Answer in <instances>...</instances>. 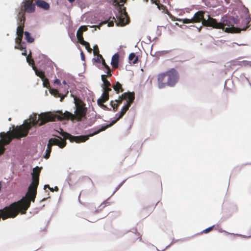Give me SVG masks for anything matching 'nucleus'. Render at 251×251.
<instances>
[{"instance_id":"1","label":"nucleus","mask_w":251,"mask_h":251,"mask_svg":"<svg viewBox=\"0 0 251 251\" xmlns=\"http://www.w3.org/2000/svg\"><path fill=\"white\" fill-rule=\"evenodd\" d=\"M41 168L36 167L33 169L32 182L29 185L25 197L21 200L10 204L8 206L0 209V219L6 220L16 217L20 212L25 214L30 205L31 201H34L37 194V187L39 182V176Z\"/></svg>"},{"instance_id":"2","label":"nucleus","mask_w":251,"mask_h":251,"mask_svg":"<svg viewBox=\"0 0 251 251\" xmlns=\"http://www.w3.org/2000/svg\"><path fill=\"white\" fill-rule=\"evenodd\" d=\"M241 11L243 13L242 17L243 19V22L245 24V26L242 28H238L234 26L237 25L239 22L237 18L231 17L226 19L223 20L222 22L218 23L215 19H211L208 22L205 21V25H211V27L217 29H224L225 26L227 27L226 28L225 31L231 33H239L241 30H245L249 26V24L251 21V16L248 8L243 6Z\"/></svg>"},{"instance_id":"3","label":"nucleus","mask_w":251,"mask_h":251,"mask_svg":"<svg viewBox=\"0 0 251 251\" xmlns=\"http://www.w3.org/2000/svg\"><path fill=\"white\" fill-rule=\"evenodd\" d=\"M74 102L75 106V114L66 111L64 114L61 113V115H57V120L61 121L64 119L71 120L72 121L76 120L80 121L83 118L86 117L87 109L85 107V103L80 99L73 96Z\"/></svg>"},{"instance_id":"4","label":"nucleus","mask_w":251,"mask_h":251,"mask_svg":"<svg viewBox=\"0 0 251 251\" xmlns=\"http://www.w3.org/2000/svg\"><path fill=\"white\" fill-rule=\"evenodd\" d=\"M30 129L29 124H27L25 126H17L12 131L8 132L6 134L1 133L0 144L5 146L8 144L13 138L20 139L26 136Z\"/></svg>"},{"instance_id":"5","label":"nucleus","mask_w":251,"mask_h":251,"mask_svg":"<svg viewBox=\"0 0 251 251\" xmlns=\"http://www.w3.org/2000/svg\"><path fill=\"white\" fill-rule=\"evenodd\" d=\"M122 99H124V100L126 101V103L122 107L120 113L116 114V116H117L116 119L115 120L112 121V122L110 124L102 126V127L94 131L93 133V134H97L101 131L105 130L108 127H109L114 124H115L118 121H119L121 118H122L123 117V116L126 114V111L128 110L131 104L133 103L135 99L134 93H124L122 94Z\"/></svg>"},{"instance_id":"6","label":"nucleus","mask_w":251,"mask_h":251,"mask_svg":"<svg viewBox=\"0 0 251 251\" xmlns=\"http://www.w3.org/2000/svg\"><path fill=\"white\" fill-rule=\"evenodd\" d=\"M37 118V114H34L30 116L29 122H25L22 126L29 124L30 128L32 126L37 125L41 126L49 122L55 121L57 120V115L52 114L51 112L43 113L39 115L38 119Z\"/></svg>"},{"instance_id":"7","label":"nucleus","mask_w":251,"mask_h":251,"mask_svg":"<svg viewBox=\"0 0 251 251\" xmlns=\"http://www.w3.org/2000/svg\"><path fill=\"white\" fill-rule=\"evenodd\" d=\"M205 12L203 11H199L194 14L193 17L191 19H177V21L179 22H182V23L184 24L200 23V22H201L203 26L211 27V25H205V21L208 22L209 20L213 18L211 17L209 15H207V19H205Z\"/></svg>"},{"instance_id":"8","label":"nucleus","mask_w":251,"mask_h":251,"mask_svg":"<svg viewBox=\"0 0 251 251\" xmlns=\"http://www.w3.org/2000/svg\"><path fill=\"white\" fill-rule=\"evenodd\" d=\"M60 131H58V132L63 137V139H62V140H65V141H66V139H69L71 142H75L77 143L84 142L88 140L89 137L95 135L93 134L92 133L88 135H80L75 136L64 131L61 128H60Z\"/></svg>"},{"instance_id":"9","label":"nucleus","mask_w":251,"mask_h":251,"mask_svg":"<svg viewBox=\"0 0 251 251\" xmlns=\"http://www.w3.org/2000/svg\"><path fill=\"white\" fill-rule=\"evenodd\" d=\"M35 9V5L33 3V0H24L18 15V18L25 19V12L32 13Z\"/></svg>"},{"instance_id":"10","label":"nucleus","mask_w":251,"mask_h":251,"mask_svg":"<svg viewBox=\"0 0 251 251\" xmlns=\"http://www.w3.org/2000/svg\"><path fill=\"white\" fill-rule=\"evenodd\" d=\"M167 75V79L169 81V86L174 87L178 82L179 75L177 71L172 68L166 72Z\"/></svg>"},{"instance_id":"11","label":"nucleus","mask_w":251,"mask_h":251,"mask_svg":"<svg viewBox=\"0 0 251 251\" xmlns=\"http://www.w3.org/2000/svg\"><path fill=\"white\" fill-rule=\"evenodd\" d=\"M167 77L166 72L158 74L157 76V83L158 86L160 89L169 86V81Z\"/></svg>"},{"instance_id":"12","label":"nucleus","mask_w":251,"mask_h":251,"mask_svg":"<svg viewBox=\"0 0 251 251\" xmlns=\"http://www.w3.org/2000/svg\"><path fill=\"white\" fill-rule=\"evenodd\" d=\"M127 240L128 243L132 245L137 241H141L142 240L141 235L139 232H129L127 235Z\"/></svg>"},{"instance_id":"13","label":"nucleus","mask_w":251,"mask_h":251,"mask_svg":"<svg viewBox=\"0 0 251 251\" xmlns=\"http://www.w3.org/2000/svg\"><path fill=\"white\" fill-rule=\"evenodd\" d=\"M117 20H116L114 17L113 19L115 20L117 26H124L129 23V18L126 14H120V16L119 17H117Z\"/></svg>"},{"instance_id":"14","label":"nucleus","mask_w":251,"mask_h":251,"mask_svg":"<svg viewBox=\"0 0 251 251\" xmlns=\"http://www.w3.org/2000/svg\"><path fill=\"white\" fill-rule=\"evenodd\" d=\"M59 139L56 138H50L49 140L48 144H50V145L52 147L53 145H56L59 147L60 148H63L65 147L66 145V141L65 140H62V139L58 137Z\"/></svg>"},{"instance_id":"15","label":"nucleus","mask_w":251,"mask_h":251,"mask_svg":"<svg viewBox=\"0 0 251 251\" xmlns=\"http://www.w3.org/2000/svg\"><path fill=\"white\" fill-rule=\"evenodd\" d=\"M96 206V204L94 203H89L87 205V208L89 210V211L92 213H98L106 206V204L105 203L103 202L101 204L99 205L98 208H97Z\"/></svg>"},{"instance_id":"16","label":"nucleus","mask_w":251,"mask_h":251,"mask_svg":"<svg viewBox=\"0 0 251 251\" xmlns=\"http://www.w3.org/2000/svg\"><path fill=\"white\" fill-rule=\"evenodd\" d=\"M103 92L101 96V98L98 100L97 102L98 104H100V103L105 102L107 101L109 99V92L111 91V88H103Z\"/></svg>"},{"instance_id":"17","label":"nucleus","mask_w":251,"mask_h":251,"mask_svg":"<svg viewBox=\"0 0 251 251\" xmlns=\"http://www.w3.org/2000/svg\"><path fill=\"white\" fill-rule=\"evenodd\" d=\"M123 100H124V99H122V95L120 97H119L118 100H111L110 101V105L113 108V111L114 112H116L117 110L118 106L122 103Z\"/></svg>"},{"instance_id":"18","label":"nucleus","mask_w":251,"mask_h":251,"mask_svg":"<svg viewBox=\"0 0 251 251\" xmlns=\"http://www.w3.org/2000/svg\"><path fill=\"white\" fill-rule=\"evenodd\" d=\"M19 26L17 29V34H23L24 33V28L25 26V19L24 18H18Z\"/></svg>"},{"instance_id":"19","label":"nucleus","mask_w":251,"mask_h":251,"mask_svg":"<svg viewBox=\"0 0 251 251\" xmlns=\"http://www.w3.org/2000/svg\"><path fill=\"white\" fill-rule=\"evenodd\" d=\"M37 6L44 10H48L50 9V4L47 2L42 0H37L36 1Z\"/></svg>"},{"instance_id":"20","label":"nucleus","mask_w":251,"mask_h":251,"mask_svg":"<svg viewBox=\"0 0 251 251\" xmlns=\"http://www.w3.org/2000/svg\"><path fill=\"white\" fill-rule=\"evenodd\" d=\"M119 60V55L118 53L114 54L111 59V65L114 69H116L118 67V63Z\"/></svg>"},{"instance_id":"21","label":"nucleus","mask_w":251,"mask_h":251,"mask_svg":"<svg viewBox=\"0 0 251 251\" xmlns=\"http://www.w3.org/2000/svg\"><path fill=\"white\" fill-rule=\"evenodd\" d=\"M113 88L116 91L117 94L124 91V89L122 87V84L118 81H117L115 84H113Z\"/></svg>"},{"instance_id":"22","label":"nucleus","mask_w":251,"mask_h":251,"mask_svg":"<svg viewBox=\"0 0 251 251\" xmlns=\"http://www.w3.org/2000/svg\"><path fill=\"white\" fill-rule=\"evenodd\" d=\"M107 76H108L107 75H101V80L103 83V88H110V86H111L110 82L108 80H107L106 79Z\"/></svg>"},{"instance_id":"23","label":"nucleus","mask_w":251,"mask_h":251,"mask_svg":"<svg viewBox=\"0 0 251 251\" xmlns=\"http://www.w3.org/2000/svg\"><path fill=\"white\" fill-rule=\"evenodd\" d=\"M128 59L129 62L130 63H132L133 64L137 63L138 60V57L135 55L134 53H130L129 55Z\"/></svg>"},{"instance_id":"24","label":"nucleus","mask_w":251,"mask_h":251,"mask_svg":"<svg viewBox=\"0 0 251 251\" xmlns=\"http://www.w3.org/2000/svg\"><path fill=\"white\" fill-rule=\"evenodd\" d=\"M33 69L34 70L36 75L40 77L42 79H44V77H45V73H44V72L43 71H42L41 70H39L34 66H33Z\"/></svg>"},{"instance_id":"25","label":"nucleus","mask_w":251,"mask_h":251,"mask_svg":"<svg viewBox=\"0 0 251 251\" xmlns=\"http://www.w3.org/2000/svg\"><path fill=\"white\" fill-rule=\"evenodd\" d=\"M108 23V26H113L114 25V22L113 21H109L108 22L107 21H105L102 22H101L99 25H93L92 27H95V30H96V28H98L99 29L100 28V26L103 25L105 24Z\"/></svg>"},{"instance_id":"26","label":"nucleus","mask_w":251,"mask_h":251,"mask_svg":"<svg viewBox=\"0 0 251 251\" xmlns=\"http://www.w3.org/2000/svg\"><path fill=\"white\" fill-rule=\"evenodd\" d=\"M102 64L106 70V74L108 77H110L112 75L110 67L106 64L104 59L102 58Z\"/></svg>"},{"instance_id":"27","label":"nucleus","mask_w":251,"mask_h":251,"mask_svg":"<svg viewBox=\"0 0 251 251\" xmlns=\"http://www.w3.org/2000/svg\"><path fill=\"white\" fill-rule=\"evenodd\" d=\"M22 39L18 38L17 37H16L15 42H16V43L18 44V46H15V49H20V50H23L24 49H25V47L23 46V44L22 43Z\"/></svg>"},{"instance_id":"28","label":"nucleus","mask_w":251,"mask_h":251,"mask_svg":"<svg viewBox=\"0 0 251 251\" xmlns=\"http://www.w3.org/2000/svg\"><path fill=\"white\" fill-rule=\"evenodd\" d=\"M62 83L64 85L65 91H64L65 94H64V96L61 98L60 101H62L64 99L65 97H66L67 96V95L69 93V91H68V89L69 88V85L67 84V83L65 80H63L62 82Z\"/></svg>"},{"instance_id":"29","label":"nucleus","mask_w":251,"mask_h":251,"mask_svg":"<svg viewBox=\"0 0 251 251\" xmlns=\"http://www.w3.org/2000/svg\"><path fill=\"white\" fill-rule=\"evenodd\" d=\"M76 37H77L78 42L81 45L86 42L84 40V39L83 37V33L82 32H80V31H77Z\"/></svg>"},{"instance_id":"30","label":"nucleus","mask_w":251,"mask_h":251,"mask_svg":"<svg viewBox=\"0 0 251 251\" xmlns=\"http://www.w3.org/2000/svg\"><path fill=\"white\" fill-rule=\"evenodd\" d=\"M24 34L25 35V39L27 41V42L30 43L34 42V39L30 36V34L28 32L25 31Z\"/></svg>"},{"instance_id":"31","label":"nucleus","mask_w":251,"mask_h":251,"mask_svg":"<svg viewBox=\"0 0 251 251\" xmlns=\"http://www.w3.org/2000/svg\"><path fill=\"white\" fill-rule=\"evenodd\" d=\"M51 146L50 145V144H48L47 150L46 151V154L44 156V157L46 159H48L49 158L50 156V153L51 151Z\"/></svg>"},{"instance_id":"32","label":"nucleus","mask_w":251,"mask_h":251,"mask_svg":"<svg viewBox=\"0 0 251 251\" xmlns=\"http://www.w3.org/2000/svg\"><path fill=\"white\" fill-rule=\"evenodd\" d=\"M50 93L55 97H60V99L64 96V95H62L61 94L59 93L58 91L56 89H52Z\"/></svg>"},{"instance_id":"33","label":"nucleus","mask_w":251,"mask_h":251,"mask_svg":"<svg viewBox=\"0 0 251 251\" xmlns=\"http://www.w3.org/2000/svg\"><path fill=\"white\" fill-rule=\"evenodd\" d=\"M93 53L94 55H98V57H100L101 58H102V56L101 54H99V49L98 45H95L94 46V51Z\"/></svg>"},{"instance_id":"34","label":"nucleus","mask_w":251,"mask_h":251,"mask_svg":"<svg viewBox=\"0 0 251 251\" xmlns=\"http://www.w3.org/2000/svg\"><path fill=\"white\" fill-rule=\"evenodd\" d=\"M82 45H83V46H85L86 49L87 50V51L89 53H91L92 52V48H91V47L90 46V44H89V43L88 42L86 41L85 43L82 44Z\"/></svg>"},{"instance_id":"35","label":"nucleus","mask_w":251,"mask_h":251,"mask_svg":"<svg viewBox=\"0 0 251 251\" xmlns=\"http://www.w3.org/2000/svg\"><path fill=\"white\" fill-rule=\"evenodd\" d=\"M43 81V85L44 87L49 88L50 87V82L48 78L44 77V79H42Z\"/></svg>"},{"instance_id":"36","label":"nucleus","mask_w":251,"mask_h":251,"mask_svg":"<svg viewBox=\"0 0 251 251\" xmlns=\"http://www.w3.org/2000/svg\"><path fill=\"white\" fill-rule=\"evenodd\" d=\"M26 60H27V62L29 64H33L34 65V61L33 60V59L31 58V56H30V54H29L27 57H26Z\"/></svg>"},{"instance_id":"37","label":"nucleus","mask_w":251,"mask_h":251,"mask_svg":"<svg viewBox=\"0 0 251 251\" xmlns=\"http://www.w3.org/2000/svg\"><path fill=\"white\" fill-rule=\"evenodd\" d=\"M88 30V28L85 25H82L81 26L77 31H80V32H82L83 33V31H86Z\"/></svg>"},{"instance_id":"38","label":"nucleus","mask_w":251,"mask_h":251,"mask_svg":"<svg viewBox=\"0 0 251 251\" xmlns=\"http://www.w3.org/2000/svg\"><path fill=\"white\" fill-rule=\"evenodd\" d=\"M5 150L4 146L2 144H0V155L3 154Z\"/></svg>"},{"instance_id":"39","label":"nucleus","mask_w":251,"mask_h":251,"mask_svg":"<svg viewBox=\"0 0 251 251\" xmlns=\"http://www.w3.org/2000/svg\"><path fill=\"white\" fill-rule=\"evenodd\" d=\"M214 226H212L209 227L208 228L203 230L202 232H204V233H208V232H209V231H211L212 230V229L213 228Z\"/></svg>"},{"instance_id":"40","label":"nucleus","mask_w":251,"mask_h":251,"mask_svg":"<svg viewBox=\"0 0 251 251\" xmlns=\"http://www.w3.org/2000/svg\"><path fill=\"white\" fill-rule=\"evenodd\" d=\"M157 5V7L160 10H165V8H166V6H164V5L162 4H160V3H158V4H156Z\"/></svg>"},{"instance_id":"41","label":"nucleus","mask_w":251,"mask_h":251,"mask_svg":"<svg viewBox=\"0 0 251 251\" xmlns=\"http://www.w3.org/2000/svg\"><path fill=\"white\" fill-rule=\"evenodd\" d=\"M104 103V102L100 103V104H98V105L105 110H110V109L107 108V106L103 104Z\"/></svg>"},{"instance_id":"42","label":"nucleus","mask_w":251,"mask_h":251,"mask_svg":"<svg viewBox=\"0 0 251 251\" xmlns=\"http://www.w3.org/2000/svg\"><path fill=\"white\" fill-rule=\"evenodd\" d=\"M47 188H49L50 191L53 192V188L50 187L49 185L47 184L44 186V189H46Z\"/></svg>"},{"instance_id":"43","label":"nucleus","mask_w":251,"mask_h":251,"mask_svg":"<svg viewBox=\"0 0 251 251\" xmlns=\"http://www.w3.org/2000/svg\"><path fill=\"white\" fill-rule=\"evenodd\" d=\"M152 206L151 207H149L148 208L147 207H144L143 209H142V212H143L144 211H145L147 209H149V208H150L151 209L149 210V211L148 212V213H150V211L151 210L152 208Z\"/></svg>"},{"instance_id":"44","label":"nucleus","mask_w":251,"mask_h":251,"mask_svg":"<svg viewBox=\"0 0 251 251\" xmlns=\"http://www.w3.org/2000/svg\"><path fill=\"white\" fill-rule=\"evenodd\" d=\"M126 180H124L116 188V191H117L123 185V184L125 183Z\"/></svg>"},{"instance_id":"45","label":"nucleus","mask_w":251,"mask_h":251,"mask_svg":"<svg viewBox=\"0 0 251 251\" xmlns=\"http://www.w3.org/2000/svg\"><path fill=\"white\" fill-rule=\"evenodd\" d=\"M54 84H56L58 85H61L60 81L58 79H56L54 81Z\"/></svg>"},{"instance_id":"46","label":"nucleus","mask_w":251,"mask_h":251,"mask_svg":"<svg viewBox=\"0 0 251 251\" xmlns=\"http://www.w3.org/2000/svg\"><path fill=\"white\" fill-rule=\"evenodd\" d=\"M80 56H81V59L82 60H84V59H85V55H84V54L83 53V52L82 51H81V53H80Z\"/></svg>"},{"instance_id":"47","label":"nucleus","mask_w":251,"mask_h":251,"mask_svg":"<svg viewBox=\"0 0 251 251\" xmlns=\"http://www.w3.org/2000/svg\"><path fill=\"white\" fill-rule=\"evenodd\" d=\"M17 34V38L22 39H23V34Z\"/></svg>"},{"instance_id":"48","label":"nucleus","mask_w":251,"mask_h":251,"mask_svg":"<svg viewBox=\"0 0 251 251\" xmlns=\"http://www.w3.org/2000/svg\"><path fill=\"white\" fill-rule=\"evenodd\" d=\"M54 190L56 191H58V188L57 187V186H55L54 187V188H53V190L54 191Z\"/></svg>"},{"instance_id":"49","label":"nucleus","mask_w":251,"mask_h":251,"mask_svg":"<svg viewBox=\"0 0 251 251\" xmlns=\"http://www.w3.org/2000/svg\"><path fill=\"white\" fill-rule=\"evenodd\" d=\"M22 55H26V50H25V51L22 53Z\"/></svg>"},{"instance_id":"50","label":"nucleus","mask_w":251,"mask_h":251,"mask_svg":"<svg viewBox=\"0 0 251 251\" xmlns=\"http://www.w3.org/2000/svg\"><path fill=\"white\" fill-rule=\"evenodd\" d=\"M70 3H73L75 0H68Z\"/></svg>"}]
</instances>
